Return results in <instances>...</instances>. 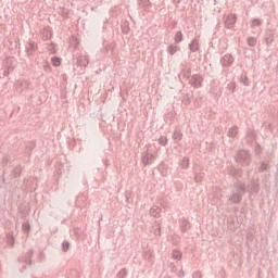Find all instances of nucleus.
I'll return each instance as SVG.
<instances>
[{
  "label": "nucleus",
  "mask_w": 278,
  "mask_h": 278,
  "mask_svg": "<svg viewBox=\"0 0 278 278\" xmlns=\"http://www.w3.org/2000/svg\"><path fill=\"white\" fill-rule=\"evenodd\" d=\"M237 21L238 16L235 13L228 14L225 18V27L227 29H233Z\"/></svg>",
  "instance_id": "4"
},
{
  "label": "nucleus",
  "mask_w": 278,
  "mask_h": 278,
  "mask_svg": "<svg viewBox=\"0 0 278 278\" xmlns=\"http://www.w3.org/2000/svg\"><path fill=\"white\" fill-rule=\"evenodd\" d=\"M227 90H228L229 94H233V92H236V83H229L227 85Z\"/></svg>",
  "instance_id": "30"
},
{
  "label": "nucleus",
  "mask_w": 278,
  "mask_h": 278,
  "mask_svg": "<svg viewBox=\"0 0 278 278\" xmlns=\"http://www.w3.org/2000/svg\"><path fill=\"white\" fill-rule=\"evenodd\" d=\"M18 86L22 88V90H27V88H29L31 84L29 83V80H20Z\"/></svg>",
  "instance_id": "25"
},
{
  "label": "nucleus",
  "mask_w": 278,
  "mask_h": 278,
  "mask_svg": "<svg viewBox=\"0 0 278 278\" xmlns=\"http://www.w3.org/2000/svg\"><path fill=\"white\" fill-rule=\"evenodd\" d=\"M247 42L249 47H255V45H257V39L255 37H248Z\"/></svg>",
  "instance_id": "28"
},
{
  "label": "nucleus",
  "mask_w": 278,
  "mask_h": 278,
  "mask_svg": "<svg viewBox=\"0 0 278 278\" xmlns=\"http://www.w3.org/2000/svg\"><path fill=\"white\" fill-rule=\"evenodd\" d=\"M193 278H201V275L199 273L193 274Z\"/></svg>",
  "instance_id": "43"
},
{
  "label": "nucleus",
  "mask_w": 278,
  "mask_h": 278,
  "mask_svg": "<svg viewBox=\"0 0 278 278\" xmlns=\"http://www.w3.org/2000/svg\"><path fill=\"white\" fill-rule=\"evenodd\" d=\"M21 173H23V167L21 165H17L11 173L12 177H21Z\"/></svg>",
  "instance_id": "22"
},
{
  "label": "nucleus",
  "mask_w": 278,
  "mask_h": 278,
  "mask_svg": "<svg viewBox=\"0 0 278 278\" xmlns=\"http://www.w3.org/2000/svg\"><path fill=\"white\" fill-rule=\"evenodd\" d=\"M241 84L249 86V78H247V76H241Z\"/></svg>",
  "instance_id": "39"
},
{
  "label": "nucleus",
  "mask_w": 278,
  "mask_h": 278,
  "mask_svg": "<svg viewBox=\"0 0 278 278\" xmlns=\"http://www.w3.org/2000/svg\"><path fill=\"white\" fill-rule=\"evenodd\" d=\"M190 77H192V70L189 68H182L179 75L180 79H185L186 81H188V79H190Z\"/></svg>",
  "instance_id": "10"
},
{
  "label": "nucleus",
  "mask_w": 278,
  "mask_h": 278,
  "mask_svg": "<svg viewBox=\"0 0 278 278\" xmlns=\"http://www.w3.org/2000/svg\"><path fill=\"white\" fill-rule=\"evenodd\" d=\"M43 71L46 73H51L53 71V68L51 67V64H49V62H45L43 64Z\"/></svg>",
  "instance_id": "35"
},
{
  "label": "nucleus",
  "mask_w": 278,
  "mask_h": 278,
  "mask_svg": "<svg viewBox=\"0 0 278 278\" xmlns=\"http://www.w3.org/2000/svg\"><path fill=\"white\" fill-rule=\"evenodd\" d=\"M31 257H34V250L33 249L28 250L24 255H22L18 258V262H23L25 264H28V266H31V264H34V261H31Z\"/></svg>",
  "instance_id": "6"
},
{
  "label": "nucleus",
  "mask_w": 278,
  "mask_h": 278,
  "mask_svg": "<svg viewBox=\"0 0 278 278\" xmlns=\"http://www.w3.org/2000/svg\"><path fill=\"white\" fill-rule=\"evenodd\" d=\"M36 51H38V43H36L33 40H29L28 42H26V45H25V53L28 56L29 55H34Z\"/></svg>",
  "instance_id": "5"
},
{
  "label": "nucleus",
  "mask_w": 278,
  "mask_h": 278,
  "mask_svg": "<svg viewBox=\"0 0 278 278\" xmlns=\"http://www.w3.org/2000/svg\"><path fill=\"white\" fill-rule=\"evenodd\" d=\"M173 260H181L182 253L179 250H173L172 252Z\"/></svg>",
  "instance_id": "26"
},
{
  "label": "nucleus",
  "mask_w": 278,
  "mask_h": 278,
  "mask_svg": "<svg viewBox=\"0 0 278 278\" xmlns=\"http://www.w3.org/2000/svg\"><path fill=\"white\" fill-rule=\"evenodd\" d=\"M201 81H203V78L199 74L192 75L189 79V84L193 86V88H201V86H203Z\"/></svg>",
  "instance_id": "7"
},
{
  "label": "nucleus",
  "mask_w": 278,
  "mask_h": 278,
  "mask_svg": "<svg viewBox=\"0 0 278 278\" xmlns=\"http://www.w3.org/2000/svg\"><path fill=\"white\" fill-rule=\"evenodd\" d=\"M266 170H270V165H268V162L263 161L258 167V173H264Z\"/></svg>",
  "instance_id": "21"
},
{
  "label": "nucleus",
  "mask_w": 278,
  "mask_h": 278,
  "mask_svg": "<svg viewBox=\"0 0 278 278\" xmlns=\"http://www.w3.org/2000/svg\"><path fill=\"white\" fill-rule=\"evenodd\" d=\"M231 175H232V177H241L242 176V169H232Z\"/></svg>",
  "instance_id": "36"
},
{
  "label": "nucleus",
  "mask_w": 278,
  "mask_h": 278,
  "mask_svg": "<svg viewBox=\"0 0 278 278\" xmlns=\"http://www.w3.org/2000/svg\"><path fill=\"white\" fill-rule=\"evenodd\" d=\"M3 76H4V77H9V76H10V70H4Z\"/></svg>",
  "instance_id": "40"
},
{
  "label": "nucleus",
  "mask_w": 278,
  "mask_h": 278,
  "mask_svg": "<svg viewBox=\"0 0 278 278\" xmlns=\"http://www.w3.org/2000/svg\"><path fill=\"white\" fill-rule=\"evenodd\" d=\"M172 138L174 142H181V139L184 138V134L179 129H175Z\"/></svg>",
  "instance_id": "15"
},
{
  "label": "nucleus",
  "mask_w": 278,
  "mask_h": 278,
  "mask_svg": "<svg viewBox=\"0 0 278 278\" xmlns=\"http://www.w3.org/2000/svg\"><path fill=\"white\" fill-rule=\"evenodd\" d=\"M235 160L240 166L247 167L251 164V154L247 150H239L235 155Z\"/></svg>",
  "instance_id": "2"
},
{
  "label": "nucleus",
  "mask_w": 278,
  "mask_h": 278,
  "mask_svg": "<svg viewBox=\"0 0 278 278\" xmlns=\"http://www.w3.org/2000/svg\"><path fill=\"white\" fill-rule=\"evenodd\" d=\"M51 64H52V66L58 67L62 64V59L60 56H52Z\"/></svg>",
  "instance_id": "23"
},
{
  "label": "nucleus",
  "mask_w": 278,
  "mask_h": 278,
  "mask_svg": "<svg viewBox=\"0 0 278 278\" xmlns=\"http://www.w3.org/2000/svg\"><path fill=\"white\" fill-rule=\"evenodd\" d=\"M129 274V271L127 270V268H123L118 271L117 277L118 278H127V275Z\"/></svg>",
  "instance_id": "32"
},
{
  "label": "nucleus",
  "mask_w": 278,
  "mask_h": 278,
  "mask_svg": "<svg viewBox=\"0 0 278 278\" xmlns=\"http://www.w3.org/2000/svg\"><path fill=\"white\" fill-rule=\"evenodd\" d=\"M139 2V5H142L146 8V9H149L151 7V1L149 0H138Z\"/></svg>",
  "instance_id": "34"
},
{
  "label": "nucleus",
  "mask_w": 278,
  "mask_h": 278,
  "mask_svg": "<svg viewBox=\"0 0 278 278\" xmlns=\"http://www.w3.org/2000/svg\"><path fill=\"white\" fill-rule=\"evenodd\" d=\"M203 177H205V174H204V173H195L194 181H195L197 184H201V181H203Z\"/></svg>",
  "instance_id": "27"
},
{
  "label": "nucleus",
  "mask_w": 278,
  "mask_h": 278,
  "mask_svg": "<svg viewBox=\"0 0 278 278\" xmlns=\"http://www.w3.org/2000/svg\"><path fill=\"white\" fill-rule=\"evenodd\" d=\"M274 40H275V34L269 33V34L266 35L265 43H266L267 47H270V45H273Z\"/></svg>",
  "instance_id": "19"
},
{
  "label": "nucleus",
  "mask_w": 278,
  "mask_h": 278,
  "mask_svg": "<svg viewBox=\"0 0 278 278\" xmlns=\"http://www.w3.org/2000/svg\"><path fill=\"white\" fill-rule=\"evenodd\" d=\"M227 136L228 138H236V136H238V126L230 127Z\"/></svg>",
  "instance_id": "20"
},
{
  "label": "nucleus",
  "mask_w": 278,
  "mask_h": 278,
  "mask_svg": "<svg viewBox=\"0 0 278 278\" xmlns=\"http://www.w3.org/2000/svg\"><path fill=\"white\" fill-rule=\"evenodd\" d=\"M68 249H71V242H68L67 240H64L62 242V251H63V253H67Z\"/></svg>",
  "instance_id": "29"
},
{
  "label": "nucleus",
  "mask_w": 278,
  "mask_h": 278,
  "mask_svg": "<svg viewBox=\"0 0 278 278\" xmlns=\"http://www.w3.org/2000/svg\"><path fill=\"white\" fill-rule=\"evenodd\" d=\"M154 160V156L153 154L149 153V152H146L143 155H142V162L146 166H149V164H151Z\"/></svg>",
  "instance_id": "12"
},
{
  "label": "nucleus",
  "mask_w": 278,
  "mask_h": 278,
  "mask_svg": "<svg viewBox=\"0 0 278 278\" xmlns=\"http://www.w3.org/2000/svg\"><path fill=\"white\" fill-rule=\"evenodd\" d=\"M22 229L25 233H29L31 226L29 225V223H23L22 224Z\"/></svg>",
  "instance_id": "33"
},
{
  "label": "nucleus",
  "mask_w": 278,
  "mask_h": 278,
  "mask_svg": "<svg viewBox=\"0 0 278 278\" xmlns=\"http://www.w3.org/2000/svg\"><path fill=\"white\" fill-rule=\"evenodd\" d=\"M36 149V141L26 142V155L31 156V152Z\"/></svg>",
  "instance_id": "14"
},
{
  "label": "nucleus",
  "mask_w": 278,
  "mask_h": 278,
  "mask_svg": "<svg viewBox=\"0 0 278 278\" xmlns=\"http://www.w3.org/2000/svg\"><path fill=\"white\" fill-rule=\"evenodd\" d=\"M219 62L224 68H229L231 67L233 62H236V59L233 58V55H231V53H227L220 58Z\"/></svg>",
  "instance_id": "3"
},
{
  "label": "nucleus",
  "mask_w": 278,
  "mask_h": 278,
  "mask_svg": "<svg viewBox=\"0 0 278 278\" xmlns=\"http://www.w3.org/2000/svg\"><path fill=\"white\" fill-rule=\"evenodd\" d=\"M159 143L162 146V147H166V144H168V138L166 136H161L159 138Z\"/></svg>",
  "instance_id": "31"
},
{
  "label": "nucleus",
  "mask_w": 278,
  "mask_h": 278,
  "mask_svg": "<svg viewBox=\"0 0 278 278\" xmlns=\"http://www.w3.org/2000/svg\"><path fill=\"white\" fill-rule=\"evenodd\" d=\"M177 268L175 267V264L172 263V271L175 273Z\"/></svg>",
  "instance_id": "42"
},
{
  "label": "nucleus",
  "mask_w": 278,
  "mask_h": 278,
  "mask_svg": "<svg viewBox=\"0 0 278 278\" xmlns=\"http://www.w3.org/2000/svg\"><path fill=\"white\" fill-rule=\"evenodd\" d=\"M122 31H123V34H129V23H125L122 26Z\"/></svg>",
  "instance_id": "38"
},
{
  "label": "nucleus",
  "mask_w": 278,
  "mask_h": 278,
  "mask_svg": "<svg viewBox=\"0 0 278 278\" xmlns=\"http://www.w3.org/2000/svg\"><path fill=\"white\" fill-rule=\"evenodd\" d=\"M7 238V244H9V247H14L16 239L14 238V232H7L5 235Z\"/></svg>",
  "instance_id": "13"
},
{
  "label": "nucleus",
  "mask_w": 278,
  "mask_h": 278,
  "mask_svg": "<svg viewBox=\"0 0 278 278\" xmlns=\"http://www.w3.org/2000/svg\"><path fill=\"white\" fill-rule=\"evenodd\" d=\"M189 50L191 53H197V51H201V45L199 43V38H194L189 43Z\"/></svg>",
  "instance_id": "8"
},
{
  "label": "nucleus",
  "mask_w": 278,
  "mask_h": 278,
  "mask_svg": "<svg viewBox=\"0 0 278 278\" xmlns=\"http://www.w3.org/2000/svg\"><path fill=\"white\" fill-rule=\"evenodd\" d=\"M179 223H180V229L184 233L190 230L192 227V224H190V222H188V219L186 218L180 219Z\"/></svg>",
  "instance_id": "11"
},
{
  "label": "nucleus",
  "mask_w": 278,
  "mask_h": 278,
  "mask_svg": "<svg viewBox=\"0 0 278 278\" xmlns=\"http://www.w3.org/2000/svg\"><path fill=\"white\" fill-rule=\"evenodd\" d=\"M252 25H253L254 27H261V26H262V20H260V18H253V20H252Z\"/></svg>",
  "instance_id": "37"
},
{
  "label": "nucleus",
  "mask_w": 278,
  "mask_h": 278,
  "mask_svg": "<svg viewBox=\"0 0 278 278\" xmlns=\"http://www.w3.org/2000/svg\"><path fill=\"white\" fill-rule=\"evenodd\" d=\"M23 268H24V269H26L27 267H26V266H24Z\"/></svg>",
  "instance_id": "44"
},
{
  "label": "nucleus",
  "mask_w": 278,
  "mask_h": 278,
  "mask_svg": "<svg viewBox=\"0 0 278 278\" xmlns=\"http://www.w3.org/2000/svg\"><path fill=\"white\" fill-rule=\"evenodd\" d=\"M174 42L175 45H179L184 42V33H181V30L176 31L174 36Z\"/></svg>",
  "instance_id": "16"
},
{
  "label": "nucleus",
  "mask_w": 278,
  "mask_h": 278,
  "mask_svg": "<svg viewBox=\"0 0 278 278\" xmlns=\"http://www.w3.org/2000/svg\"><path fill=\"white\" fill-rule=\"evenodd\" d=\"M90 61L87 59V56L79 55L76 61V66H79L80 68H86Z\"/></svg>",
  "instance_id": "9"
},
{
  "label": "nucleus",
  "mask_w": 278,
  "mask_h": 278,
  "mask_svg": "<svg viewBox=\"0 0 278 278\" xmlns=\"http://www.w3.org/2000/svg\"><path fill=\"white\" fill-rule=\"evenodd\" d=\"M247 194V185L244 182H237L230 192L228 201L230 205H240L242 203V197Z\"/></svg>",
  "instance_id": "1"
},
{
  "label": "nucleus",
  "mask_w": 278,
  "mask_h": 278,
  "mask_svg": "<svg viewBox=\"0 0 278 278\" xmlns=\"http://www.w3.org/2000/svg\"><path fill=\"white\" fill-rule=\"evenodd\" d=\"M184 275H185V271H184L182 269H180V270L178 271V274H177L178 277H184Z\"/></svg>",
  "instance_id": "41"
},
{
  "label": "nucleus",
  "mask_w": 278,
  "mask_h": 278,
  "mask_svg": "<svg viewBox=\"0 0 278 278\" xmlns=\"http://www.w3.org/2000/svg\"><path fill=\"white\" fill-rule=\"evenodd\" d=\"M160 212H162V208H160L159 206H152L150 208V214L151 216H153L154 218H160Z\"/></svg>",
  "instance_id": "18"
},
{
  "label": "nucleus",
  "mask_w": 278,
  "mask_h": 278,
  "mask_svg": "<svg viewBox=\"0 0 278 278\" xmlns=\"http://www.w3.org/2000/svg\"><path fill=\"white\" fill-rule=\"evenodd\" d=\"M181 168H188L190 166V159L188 156L182 157L180 161Z\"/></svg>",
  "instance_id": "24"
},
{
  "label": "nucleus",
  "mask_w": 278,
  "mask_h": 278,
  "mask_svg": "<svg viewBox=\"0 0 278 278\" xmlns=\"http://www.w3.org/2000/svg\"><path fill=\"white\" fill-rule=\"evenodd\" d=\"M177 51H181V48H179V46H175L172 43L167 47V53H169V55H175Z\"/></svg>",
  "instance_id": "17"
}]
</instances>
